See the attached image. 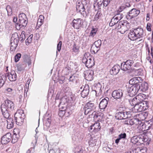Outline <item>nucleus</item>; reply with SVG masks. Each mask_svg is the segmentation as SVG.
Listing matches in <instances>:
<instances>
[{"mask_svg": "<svg viewBox=\"0 0 153 153\" xmlns=\"http://www.w3.org/2000/svg\"><path fill=\"white\" fill-rule=\"evenodd\" d=\"M61 102V100L59 105L60 111L59 112V115L61 116H63L65 114V110L66 108V105H64V104H65V103Z\"/></svg>", "mask_w": 153, "mask_h": 153, "instance_id": "24", "label": "nucleus"}, {"mask_svg": "<svg viewBox=\"0 0 153 153\" xmlns=\"http://www.w3.org/2000/svg\"><path fill=\"white\" fill-rule=\"evenodd\" d=\"M11 134L8 133L2 137L1 143L3 144H7L11 140Z\"/></svg>", "mask_w": 153, "mask_h": 153, "instance_id": "15", "label": "nucleus"}, {"mask_svg": "<svg viewBox=\"0 0 153 153\" xmlns=\"http://www.w3.org/2000/svg\"><path fill=\"white\" fill-rule=\"evenodd\" d=\"M83 151L82 146H79L76 148L75 153H83Z\"/></svg>", "mask_w": 153, "mask_h": 153, "instance_id": "48", "label": "nucleus"}, {"mask_svg": "<svg viewBox=\"0 0 153 153\" xmlns=\"http://www.w3.org/2000/svg\"><path fill=\"white\" fill-rule=\"evenodd\" d=\"M89 92V87H84L83 90L81 93V96L85 98L88 95Z\"/></svg>", "mask_w": 153, "mask_h": 153, "instance_id": "29", "label": "nucleus"}, {"mask_svg": "<svg viewBox=\"0 0 153 153\" xmlns=\"http://www.w3.org/2000/svg\"><path fill=\"white\" fill-rule=\"evenodd\" d=\"M97 30V28H92L89 36L93 37L95 34Z\"/></svg>", "mask_w": 153, "mask_h": 153, "instance_id": "49", "label": "nucleus"}, {"mask_svg": "<svg viewBox=\"0 0 153 153\" xmlns=\"http://www.w3.org/2000/svg\"><path fill=\"white\" fill-rule=\"evenodd\" d=\"M128 95L130 97L134 96L139 91L138 87H130L127 89Z\"/></svg>", "mask_w": 153, "mask_h": 153, "instance_id": "16", "label": "nucleus"}, {"mask_svg": "<svg viewBox=\"0 0 153 153\" xmlns=\"http://www.w3.org/2000/svg\"><path fill=\"white\" fill-rule=\"evenodd\" d=\"M15 129L14 130V132L15 131ZM18 136V135H17L16 133L14 132L12 140V143H15L17 141L19 138Z\"/></svg>", "mask_w": 153, "mask_h": 153, "instance_id": "37", "label": "nucleus"}, {"mask_svg": "<svg viewBox=\"0 0 153 153\" xmlns=\"http://www.w3.org/2000/svg\"><path fill=\"white\" fill-rule=\"evenodd\" d=\"M151 24L150 23H148L147 25L146 29L148 31H151Z\"/></svg>", "mask_w": 153, "mask_h": 153, "instance_id": "61", "label": "nucleus"}, {"mask_svg": "<svg viewBox=\"0 0 153 153\" xmlns=\"http://www.w3.org/2000/svg\"><path fill=\"white\" fill-rule=\"evenodd\" d=\"M109 100V98L107 97L102 99L99 104L100 108L101 109H105L107 105Z\"/></svg>", "mask_w": 153, "mask_h": 153, "instance_id": "20", "label": "nucleus"}, {"mask_svg": "<svg viewBox=\"0 0 153 153\" xmlns=\"http://www.w3.org/2000/svg\"><path fill=\"white\" fill-rule=\"evenodd\" d=\"M6 77L4 75H2L0 77V82L4 83V80L5 79Z\"/></svg>", "mask_w": 153, "mask_h": 153, "instance_id": "55", "label": "nucleus"}, {"mask_svg": "<svg viewBox=\"0 0 153 153\" xmlns=\"http://www.w3.org/2000/svg\"><path fill=\"white\" fill-rule=\"evenodd\" d=\"M82 22V20L81 19H74L71 25L74 28L78 29L81 27Z\"/></svg>", "mask_w": 153, "mask_h": 153, "instance_id": "14", "label": "nucleus"}, {"mask_svg": "<svg viewBox=\"0 0 153 153\" xmlns=\"http://www.w3.org/2000/svg\"><path fill=\"white\" fill-rule=\"evenodd\" d=\"M18 37V35H17ZM19 42V38L17 37L16 38H14L13 36L11 37L10 45L13 46V47H16Z\"/></svg>", "mask_w": 153, "mask_h": 153, "instance_id": "31", "label": "nucleus"}, {"mask_svg": "<svg viewBox=\"0 0 153 153\" xmlns=\"http://www.w3.org/2000/svg\"><path fill=\"white\" fill-rule=\"evenodd\" d=\"M134 63V61L131 59L128 60L126 62H123L121 65V70L124 71L129 70L131 68V66Z\"/></svg>", "mask_w": 153, "mask_h": 153, "instance_id": "10", "label": "nucleus"}, {"mask_svg": "<svg viewBox=\"0 0 153 153\" xmlns=\"http://www.w3.org/2000/svg\"><path fill=\"white\" fill-rule=\"evenodd\" d=\"M44 19V17L42 15H40L39 17V18L38 19V22H40L43 23Z\"/></svg>", "mask_w": 153, "mask_h": 153, "instance_id": "57", "label": "nucleus"}, {"mask_svg": "<svg viewBox=\"0 0 153 153\" xmlns=\"http://www.w3.org/2000/svg\"><path fill=\"white\" fill-rule=\"evenodd\" d=\"M102 14L100 11H98L95 15L94 18V21H97L98 19H100L101 17Z\"/></svg>", "mask_w": 153, "mask_h": 153, "instance_id": "43", "label": "nucleus"}, {"mask_svg": "<svg viewBox=\"0 0 153 153\" xmlns=\"http://www.w3.org/2000/svg\"><path fill=\"white\" fill-rule=\"evenodd\" d=\"M147 140L148 139L146 138V136L136 135L131 138V142L134 144H136L137 145H140L146 142Z\"/></svg>", "mask_w": 153, "mask_h": 153, "instance_id": "7", "label": "nucleus"}, {"mask_svg": "<svg viewBox=\"0 0 153 153\" xmlns=\"http://www.w3.org/2000/svg\"><path fill=\"white\" fill-rule=\"evenodd\" d=\"M108 81L105 80H102L101 81L98 82H96L94 85V86H98L101 85V86H105L108 85Z\"/></svg>", "mask_w": 153, "mask_h": 153, "instance_id": "26", "label": "nucleus"}, {"mask_svg": "<svg viewBox=\"0 0 153 153\" xmlns=\"http://www.w3.org/2000/svg\"><path fill=\"white\" fill-rule=\"evenodd\" d=\"M26 65L25 64H22L19 65L18 67V69L19 71H22L25 69V67H26Z\"/></svg>", "mask_w": 153, "mask_h": 153, "instance_id": "52", "label": "nucleus"}, {"mask_svg": "<svg viewBox=\"0 0 153 153\" xmlns=\"http://www.w3.org/2000/svg\"><path fill=\"white\" fill-rule=\"evenodd\" d=\"M148 124L149 123L146 122L144 123H143V131L148 130L150 128Z\"/></svg>", "mask_w": 153, "mask_h": 153, "instance_id": "45", "label": "nucleus"}, {"mask_svg": "<svg viewBox=\"0 0 153 153\" xmlns=\"http://www.w3.org/2000/svg\"><path fill=\"white\" fill-rule=\"evenodd\" d=\"M101 127L100 123L98 122L94 123L93 125L91 126L90 128V130L94 132H96L99 131Z\"/></svg>", "mask_w": 153, "mask_h": 153, "instance_id": "23", "label": "nucleus"}, {"mask_svg": "<svg viewBox=\"0 0 153 153\" xmlns=\"http://www.w3.org/2000/svg\"><path fill=\"white\" fill-rule=\"evenodd\" d=\"M130 28L129 23L126 21H124L119 22L118 25L115 28L121 33L123 34L126 31L128 30Z\"/></svg>", "mask_w": 153, "mask_h": 153, "instance_id": "4", "label": "nucleus"}, {"mask_svg": "<svg viewBox=\"0 0 153 153\" xmlns=\"http://www.w3.org/2000/svg\"><path fill=\"white\" fill-rule=\"evenodd\" d=\"M25 38V36L24 33H23V32H22L20 36V39L21 40V41H24Z\"/></svg>", "mask_w": 153, "mask_h": 153, "instance_id": "58", "label": "nucleus"}, {"mask_svg": "<svg viewBox=\"0 0 153 153\" xmlns=\"http://www.w3.org/2000/svg\"><path fill=\"white\" fill-rule=\"evenodd\" d=\"M127 5L123 4L120 7V9H119L118 11H119V12H121L123 10L125 9Z\"/></svg>", "mask_w": 153, "mask_h": 153, "instance_id": "60", "label": "nucleus"}, {"mask_svg": "<svg viewBox=\"0 0 153 153\" xmlns=\"http://www.w3.org/2000/svg\"><path fill=\"white\" fill-rule=\"evenodd\" d=\"M120 66L119 65H116L114 66L110 71V74L112 75H116L120 71Z\"/></svg>", "mask_w": 153, "mask_h": 153, "instance_id": "25", "label": "nucleus"}, {"mask_svg": "<svg viewBox=\"0 0 153 153\" xmlns=\"http://www.w3.org/2000/svg\"><path fill=\"white\" fill-rule=\"evenodd\" d=\"M101 44L102 42L101 40H98L94 42L93 45H94L97 48V50H94V53H97L100 50Z\"/></svg>", "mask_w": 153, "mask_h": 153, "instance_id": "28", "label": "nucleus"}, {"mask_svg": "<svg viewBox=\"0 0 153 153\" xmlns=\"http://www.w3.org/2000/svg\"><path fill=\"white\" fill-rule=\"evenodd\" d=\"M104 0H97V4L94 5V7L95 9H96L97 8H98L99 9H100V7L103 3V2Z\"/></svg>", "mask_w": 153, "mask_h": 153, "instance_id": "36", "label": "nucleus"}, {"mask_svg": "<svg viewBox=\"0 0 153 153\" xmlns=\"http://www.w3.org/2000/svg\"><path fill=\"white\" fill-rule=\"evenodd\" d=\"M110 1L109 0H104L103 2V7H105L108 6L110 4Z\"/></svg>", "mask_w": 153, "mask_h": 153, "instance_id": "51", "label": "nucleus"}, {"mask_svg": "<svg viewBox=\"0 0 153 153\" xmlns=\"http://www.w3.org/2000/svg\"><path fill=\"white\" fill-rule=\"evenodd\" d=\"M118 21L116 18H115L114 17H113L111 19V22L109 24V25L110 27H112L115 25H116V27H117L118 25Z\"/></svg>", "mask_w": 153, "mask_h": 153, "instance_id": "34", "label": "nucleus"}, {"mask_svg": "<svg viewBox=\"0 0 153 153\" xmlns=\"http://www.w3.org/2000/svg\"><path fill=\"white\" fill-rule=\"evenodd\" d=\"M19 23H16V24L19 26L20 28L23 27H25L26 26L28 22L27 19L20 21H19Z\"/></svg>", "mask_w": 153, "mask_h": 153, "instance_id": "35", "label": "nucleus"}, {"mask_svg": "<svg viewBox=\"0 0 153 153\" xmlns=\"http://www.w3.org/2000/svg\"><path fill=\"white\" fill-rule=\"evenodd\" d=\"M82 62L88 68L92 67L94 64L93 58L89 53H85L82 59Z\"/></svg>", "mask_w": 153, "mask_h": 153, "instance_id": "5", "label": "nucleus"}, {"mask_svg": "<svg viewBox=\"0 0 153 153\" xmlns=\"http://www.w3.org/2000/svg\"><path fill=\"white\" fill-rule=\"evenodd\" d=\"M133 106H134L132 108L133 111L135 112H141L149 108V103L148 101H145L142 102L136 103Z\"/></svg>", "mask_w": 153, "mask_h": 153, "instance_id": "3", "label": "nucleus"}, {"mask_svg": "<svg viewBox=\"0 0 153 153\" xmlns=\"http://www.w3.org/2000/svg\"><path fill=\"white\" fill-rule=\"evenodd\" d=\"M122 90L120 89L114 91L112 94V96L115 99H119L123 96Z\"/></svg>", "mask_w": 153, "mask_h": 153, "instance_id": "21", "label": "nucleus"}, {"mask_svg": "<svg viewBox=\"0 0 153 153\" xmlns=\"http://www.w3.org/2000/svg\"><path fill=\"white\" fill-rule=\"evenodd\" d=\"M75 98L74 94H71L67 95L66 94H64L62 97L61 98V103H65V102L72 103L75 100Z\"/></svg>", "mask_w": 153, "mask_h": 153, "instance_id": "11", "label": "nucleus"}, {"mask_svg": "<svg viewBox=\"0 0 153 153\" xmlns=\"http://www.w3.org/2000/svg\"><path fill=\"white\" fill-rule=\"evenodd\" d=\"M62 43V42L61 41H60L57 45V50H58V51H59L61 50Z\"/></svg>", "mask_w": 153, "mask_h": 153, "instance_id": "59", "label": "nucleus"}, {"mask_svg": "<svg viewBox=\"0 0 153 153\" xmlns=\"http://www.w3.org/2000/svg\"><path fill=\"white\" fill-rule=\"evenodd\" d=\"M7 118V128L8 129H10L12 128L14 125V121L13 118Z\"/></svg>", "mask_w": 153, "mask_h": 153, "instance_id": "30", "label": "nucleus"}, {"mask_svg": "<svg viewBox=\"0 0 153 153\" xmlns=\"http://www.w3.org/2000/svg\"><path fill=\"white\" fill-rule=\"evenodd\" d=\"M25 117L23 111L22 110H17L14 116V120L17 125H19L23 122Z\"/></svg>", "mask_w": 153, "mask_h": 153, "instance_id": "6", "label": "nucleus"}, {"mask_svg": "<svg viewBox=\"0 0 153 153\" xmlns=\"http://www.w3.org/2000/svg\"><path fill=\"white\" fill-rule=\"evenodd\" d=\"M21 56V55L20 53H17L15 57V61L16 62H18L19 59L20 58Z\"/></svg>", "mask_w": 153, "mask_h": 153, "instance_id": "53", "label": "nucleus"}, {"mask_svg": "<svg viewBox=\"0 0 153 153\" xmlns=\"http://www.w3.org/2000/svg\"><path fill=\"white\" fill-rule=\"evenodd\" d=\"M96 137H91L88 143L89 146L92 147H94L96 145L97 140Z\"/></svg>", "mask_w": 153, "mask_h": 153, "instance_id": "33", "label": "nucleus"}, {"mask_svg": "<svg viewBox=\"0 0 153 153\" xmlns=\"http://www.w3.org/2000/svg\"><path fill=\"white\" fill-rule=\"evenodd\" d=\"M126 134L125 133H121L119 135L118 137L120 139H124L126 138Z\"/></svg>", "mask_w": 153, "mask_h": 153, "instance_id": "56", "label": "nucleus"}, {"mask_svg": "<svg viewBox=\"0 0 153 153\" xmlns=\"http://www.w3.org/2000/svg\"><path fill=\"white\" fill-rule=\"evenodd\" d=\"M147 114L146 113L144 112L141 113L136 115V117H138L139 120H143L145 119L147 117Z\"/></svg>", "mask_w": 153, "mask_h": 153, "instance_id": "32", "label": "nucleus"}, {"mask_svg": "<svg viewBox=\"0 0 153 153\" xmlns=\"http://www.w3.org/2000/svg\"><path fill=\"white\" fill-rule=\"evenodd\" d=\"M63 94H62V93H61L60 92V93H58L56 96V99L57 100H58L59 99H60V100L61 101V98L63 96Z\"/></svg>", "mask_w": 153, "mask_h": 153, "instance_id": "54", "label": "nucleus"}, {"mask_svg": "<svg viewBox=\"0 0 153 153\" xmlns=\"http://www.w3.org/2000/svg\"><path fill=\"white\" fill-rule=\"evenodd\" d=\"M1 107L3 116L6 118H8L10 115V112L14 110L15 105L12 101L7 100Z\"/></svg>", "mask_w": 153, "mask_h": 153, "instance_id": "1", "label": "nucleus"}, {"mask_svg": "<svg viewBox=\"0 0 153 153\" xmlns=\"http://www.w3.org/2000/svg\"><path fill=\"white\" fill-rule=\"evenodd\" d=\"M131 114L132 112L130 111L120 112L116 114L115 117L118 120L126 119L131 117Z\"/></svg>", "mask_w": 153, "mask_h": 153, "instance_id": "9", "label": "nucleus"}, {"mask_svg": "<svg viewBox=\"0 0 153 153\" xmlns=\"http://www.w3.org/2000/svg\"><path fill=\"white\" fill-rule=\"evenodd\" d=\"M146 98V95L140 93L134 98L130 99L129 101L131 105L133 106L134 104H136V103L142 102Z\"/></svg>", "mask_w": 153, "mask_h": 153, "instance_id": "8", "label": "nucleus"}, {"mask_svg": "<svg viewBox=\"0 0 153 153\" xmlns=\"http://www.w3.org/2000/svg\"><path fill=\"white\" fill-rule=\"evenodd\" d=\"M140 11L136 8L131 10L126 16V18L128 20L131 19L137 16L140 13Z\"/></svg>", "mask_w": 153, "mask_h": 153, "instance_id": "12", "label": "nucleus"}, {"mask_svg": "<svg viewBox=\"0 0 153 153\" xmlns=\"http://www.w3.org/2000/svg\"><path fill=\"white\" fill-rule=\"evenodd\" d=\"M73 51L77 53L79 51V47L76 46L75 44H74L72 49Z\"/></svg>", "mask_w": 153, "mask_h": 153, "instance_id": "50", "label": "nucleus"}, {"mask_svg": "<svg viewBox=\"0 0 153 153\" xmlns=\"http://www.w3.org/2000/svg\"><path fill=\"white\" fill-rule=\"evenodd\" d=\"M143 149H141L140 148H137L134 149V150H131V153H143Z\"/></svg>", "mask_w": 153, "mask_h": 153, "instance_id": "41", "label": "nucleus"}, {"mask_svg": "<svg viewBox=\"0 0 153 153\" xmlns=\"http://www.w3.org/2000/svg\"><path fill=\"white\" fill-rule=\"evenodd\" d=\"M76 9L77 11L80 13L83 16L86 17L87 16L88 13L85 12V7L82 4L78 3L76 5Z\"/></svg>", "mask_w": 153, "mask_h": 153, "instance_id": "13", "label": "nucleus"}, {"mask_svg": "<svg viewBox=\"0 0 153 153\" xmlns=\"http://www.w3.org/2000/svg\"><path fill=\"white\" fill-rule=\"evenodd\" d=\"M33 38V35L32 34L30 35L26 40V45H28L31 43L32 41Z\"/></svg>", "mask_w": 153, "mask_h": 153, "instance_id": "46", "label": "nucleus"}, {"mask_svg": "<svg viewBox=\"0 0 153 153\" xmlns=\"http://www.w3.org/2000/svg\"><path fill=\"white\" fill-rule=\"evenodd\" d=\"M6 77H8V79L11 81L16 80L17 77L16 74L14 71H12L6 74L5 75Z\"/></svg>", "mask_w": 153, "mask_h": 153, "instance_id": "17", "label": "nucleus"}, {"mask_svg": "<svg viewBox=\"0 0 153 153\" xmlns=\"http://www.w3.org/2000/svg\"><path fill=\"white\" fill-rule=\"evenodd\" d=\"M139 91L143 92H146L148 89V87H138Z\"/></svg>", "mask_w": 153, "mask_h": 153, "instance_id": "47", "label": "nucleus"}, {"mask_svg": "<svg viewBox=\"0 0 153 153\" xmlns=\"http://www.w3.org/2000/svg\"><path fill=\"white\" fill-rule=\"evenodd\" d=\"M80 136L78 133H76L72 136V139L73 141H79L81 140Z\"/></svg>", "mask_w": 153, "mask_h": 153, "instance_id": "39", "label": "nucleus"}, {"mask_svg": "<svg viewBox=\"0 0 153 153\" xmlns=\"http://www.w3.org/2000/svg\"><path fill=\"white\" fill-rule=\"evenodd\" d=\"M141 121L139 120V119L133 118L131 119H128L125 121V124L127 125H132L134 124L137 125Z\"/></svg>", "mask_w": 153, "mask_h": 153, "instance_id": "19", "label": "nucleus"}, {"mask_svg": "<svg viewBox=\"0 0 153 153\" xmlns=\"http://www.w3.org/2000/svg\"><path fill=\"white\" fill-rule=\"evenodd\" d=\"M19 21L27 19L26 15L23 13H20L19 16Z\"/></svg>", "mask_w": 153, "mask_h": 153, "instance_id": "42", "label": "nucleus"}, {"mask_svg": "<svg viewBox=\"0 0 153 153\" xmlns=\"http://www.w3.org/2000/svg\"><path fill=\"white\" fill-rule=\"evenodd\" d=\"M85 107L87 108V109H89L91 111H94L95 108V106L94 103L91 101H90L87 102L85 105Z\"/></svg>", "mask_w": 153, "mask_h": 153, "instance_id": "27", "label": "nucleus"}, {"mask_svg": "<svg viewBox=\"0 0 153 153\" xmlns=\"http://www.w3.org/2000/svg\"><path fill=\"white\" fill-rule=\"evenodd\" d=\"M68 88L67 87H64L63 88L62 90V92H63L62 91H63V92H64V93L63 94H66V92L68 90Z\"/></svg>", "mask_w": 153, "mask_h": 153, "instance_id": "63", "label": "nucleus"}, {"mask_svg": "<svg viewBox=\"0 0 153 153\" xmlns=\"http://www.w3.org/2000/svg\"><path fill=\"white\" fill-rule=\"evenodd\" d=\"M114 17L119 21L122 19L123 17V15L122 13H117Z\"/></svg>", "mask_w": 153, "mask_h": 153, "instance_id": "44", "label": "nucleus"}, {"mask_svg": "<svg viewBox=\"0 0 153 153\" xmlns=\"http://www.w3.org/2000/svg\"><path fill=\"white\" fill-rule=\"evenodd\" d=\"M140 77H136L131 79L129 81V83L130 85L133 86H140L139 83V80L138 79H140Z\"/></svg>", "mask_w": 153, "mask_h": 153, "instance_id": "22", "label": "nucleus"}, {"mask_svg": "<svg viewBox=\"0 0 153 153\" xmlns=\"http://www.w3.org/2000/svg\"><path fill=\"white\" fill-rule=\"evenodd\" d=\"M149 123V127L151 128L152 126L153 125V121L151 120H150L147 122H146Z\"/></svg>", "mask_w": 153, "mask_h": 153, "instance_id": "62", "label": "nucleus"}, {"mask_svg": "<svg viewBox=\"0 0 153 153\" xmlns=\"http://www.w3.org/2000/svg\"><path fill=\"white\" fill-rule=\"evenodd\" d=\"M144 36L143 30L141 28H137L133 30H130L128 35V38L131 40L134 41Z\"/></svg>", "mask_w": 153, "mask_h": 153, "instance_id": "2", "label": "nucleus"}, {"mask_svg": "<svg viewBox=\"0 0 153 153\" xmlns=\"http://www.w3.org/2000/svg\"><path fill=\"white\" fill-rule=\"evenodd\" d=\"M94 71L92 70H88L85 71L84 76L85 79L88 81H91L93 79Z\"/></svg>", "mask_w": 153, "mask_h": 153, "instance_id": "18", "label": "nucleus"}, {"mask_svg": "<svg viewBox=\"0 0 153 153\" xmlns=\"http://www.w3.org/2000/svg\"><path fill=\"white\" fill-rule=\"evenodd\" d=\"M77 78V76L76 74H73L70 77L69 81L72 82H76Z\"/></svg>", "mask_w": 153, "mask_h": 153, "instance_id": "40", "label": "nucleus"}, {"mask_svg": "<svg viewBox=\"0 0 153 153\" xmlns=\"http://www.w3.org/2000/svg\"><path fill=\"white\" fill-rule=\"evenodd\" d=\"M140 123L137 125H138V126L136 129V131L137 133L141 132L142 131H143V123L141 121V123Z\"/></svg>", "mask_w": 153, "mask_h": 153, "instance_id": "38", "label": "nucleus"}, {"mask_svg": "<svg viewBox=\"0 0 153 153\" xmlns=\"http://www.w3.org/2000/svg\"><path fill=\"white\" fill-rule=\"evenodd\" d=\"M84 114H88L91 111L89 109H87V108H85V107L84 108Z\"/></svg>", "mask_w": 153, "mask_h": 153, "instance_id": "64", "label": "nucleus"}]
</instances>
